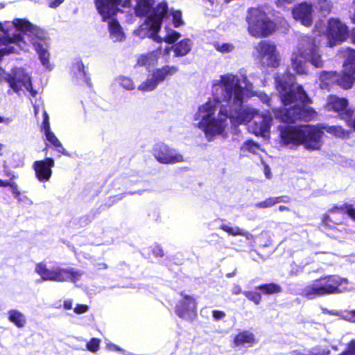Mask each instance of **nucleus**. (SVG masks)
<instances>
[{
    "mask_svg": "<svg viewBox=\"0 0 355 355\" xmlns=\"http://www.w3.org/2000/svg\"><path fill=\"white\" fill-rule=\"evenodd\" d=\"M223 86L215 89L216 103L207 101L199 107L194 115L198 127L206 138L211 141L216 136L223 135L228 120L234 125L252 120L248 125L249 131L257 136L267 137L272 121L270 112L260 114L251 107L243 105L242 92L235 77L229 76Z\"/></svg>",
    "mask_w": 355,
    "mask_h": 355,
    "instance_id": "f257e3e1",
    "label": "nucleus"
},
{
    "mask_svg": "<svg viewBox=\"0 0 355 355\" xmlns=\"http://www.w3.org/2000/svg\"><path fill=\"white\" fill-rule=\"evenodd\" d=\"M135 2V13L137 16H146L144 23L135 31L134 33L139 37H152L153 40L161 42L165 41L168 44L175 42L180 34L173 30L168 26L164 27L165 35L164 37L157 35L160 25L163 20L172 17L173 24L175 28L184 25L182 12L180 10H168L166 2L159 3L153 7L152 0H133Z\"/></svg>",
    "mask_w": 355,
    "mask_h": 355,
    "instance_id": "f03ea898",
    "label": "nucleus"
},
{
    "mask_svg": "<svg viewBox=\"0 0 355 355\" xmlns=\"http://www.w3.org/2000/svg\"><path fill=\"white\" fill-rule=\"evenodd\" d=\"M276 89L280 94L284 107L273 109L275 117L282 122L294 123L298 119L308 121L314 112L307 105L311 102L301 85L295 84V78L290 73L275 77Z\"/></svg>",
    "mask_w": 355,
    "mask_h": 355,
    "instance_id": "7ed1b4c3",
    "label": "nucleus"
},
{
    "mask_svg": "<svg viewBox=\"0 0 355 355\" xmlns=\"http://www.w3.org/2000/svg\"><path fill=\"white\" fill-rule=\"evenodd\" d=\"M280 137L284 145L291 147L302 145L309 150H319L322 145L323 131L339 138L348 137L349 132L338 125L279 126Z\"/></svg>",
    "mask_w": 355,
    "mask_h": 355,
    "instance_id": "20e7f679",
    "label": "nucleus"
},
{
    "mask_svg": "<svg viewBox=\"0 0 355 355\" xmlns=\"http://www.w3.org/2000/svg\"><path fill=\"white\" fill-rule=\"evenodd\" d=\"M291 62L292 68L300 74L307 72L308 62L315 67H322L324 60L319 48V41L313 36L302 37L293 51Z\"/></svg>",
    "mask_w": 355,
    "mask_h": 355,
    "instance_id": "39448f33",
    "label": "nucleus"
},
{
    "mask_svg": "<svg viewBox=\"0 0 355 355\" xmlns=\"http://www.w3.org/2000/svg\"><path fill=\"white\" fill-rule=\"evenodd\" d=\"M95 6L103 21H107L110 37L113 42H122L125 39V33L122 27L114 19L119 10V7L126 8L135 5L133 0H95Z\"/></svg>",
    "mask_w": 355,
    "mask_h": 355,
    "instance_id": "423d86ee",
    "label": "nucleus"
},
{
    "mask_svg": "<svg viewBox=\"0 0 355 355\" xmlns=\"http://www.w3.org/2000/svg\"><path fill=\"white\" fill-rule=\"evenodd\" d=\"M340 52L345 58L343 73L338 74L333 71L322 72L320 80L322 89L327 88L333 83H337L341 87L348 89L352 87L355 82V50L343 48Z\"/></svg>",
    "mask_w": 355,
    "mask_h": 355,
    "instance_id": "0eeeda50",
    "label": "nucleus"
},
{
    "mask_svg": "<svg viewBox=\"0 0 355 355\" xmlns=\"http://www.w3.org/2000/svg\"><path fill=\"white\" fill-rule=\"evenodd\" d=\"M347 283L345 278L338 275H327L305 286L300 294L311 300L319 296L340 293L348 290L346 287Z\"/></svg>",
    "mask_w": 355,
    "mask_h": 355,
    "instance_id": "6e6552de",
    "label": "nucleus"
},
{
    "mask_svg": "<svg viewBox=\"0 0 355 355\" xmlns=\"http://www.w3.org/2000/svg\"><path fill=\"white\" fill-rule=\"evenodd\" d=\"M35 272L40 276L42 281H50L56 282H63L71 281L76 283L79 281L83 275V272L75 268H61L54 266L49 269L44 263H37L35 268Z\"/></svg>",
    "mask_w": 355,
    "mask_h": 355,
    "instance_id": "1a4fd4ad",
    "label": "nucleus"
},
{
    "mask_svg": "<svg viewBox=\"0 0 355 355\" xmlns=\"http://www.w3.org/2000/svg\"><path fill=\"white\" fill-rule=\"evenodd\" d=\"M246 21L250 35L255 37H267L275 29L274 22L259 8H250L246 16Z\"/></svg>",
    "mask_w": 355,
    "mask_h": 355,
    "instance_id": "9d476101",
    "label": "nucleus"
},
{
    "mask_svg": "<svg viewBox=\"0 0 355 355\" xmlns=\"http://www.w3.org/2000/svg\"><path fill=\"white\" fill-rule=\"evenodd\" d=\"M229 76H234L238 79L239 86L240 87V89L242 92L243 103L244 102V92H246L250 96H257L263 103L267 105L269 107L271 106V98L263 92L254 91L253 83H252L248 80L245 74H241L240 76H239L237 74H234L232 73H227L220 75L218 79H215L212 81L211 94L214 98V100L212 101L216 103V96L215 94V89H217L216 87L219 86L223 88V85H225V79L229 77Z\"/></svg>",
    "mask_w": 355,
    "mask_h": 355,
    "instance_id": "9b49d317",
    "label": "nucleus"
},
{
    "mask_svg": "<svg viewBox=\"0 0 355 355\" xmlns=\"http://www.w3.org/2000/svg\"><path fill=\"white\" fill-rule=\"evenodd\" d=\"M253 55L263 66L277 67L279 64V55L276 45L268 40H261L254 48Z\"/></svg>",
    "mask_w": 355,
    "mask_h": 355,
    "instance_id": "f8f14e48",
    "label": "nucleus"
},
{
    "mask_svg": "<svg viewBox=\"0 0 355 355\" xmlns=\"http://www.w3.org/2000/svg\"><path fill=\"white\" fill-rule=\"evenodd\" d=\"M178 68L175 66H164L157 69L148 78L143 81L139 86L138 89L143 92H151L155 89L159 83L163 82L168 76L176 73Z\"/></svg>",
    "mask_w": 355,
    "mask_h": 355,
    "instance_id": "ddd939ff",
    "label": "nucleus"
},
{
    "mask_svg": "<svg viewBox=\"0 0 355 355\" xmlns=\"http://www.w3.org/2000/svg\"><path fill=\"white\" fill-rule=\"evenodd\" d=\"M153 155L158 162L164 164H175L186 161L184 156L179 150L164 143L155 145Z\"/></svg>",
    "mask_w": 355,
    "mask_h": 355,
    "instance_id": "4468645a",
    "label": "nucleus"
},
{
    "mask_svg": "<svg viewBox=\"0 0 355 355\" xmlns=\"http://www.w3.org/2000/svg\"><path fill=\"white\" fill-rule=\"evenodd\" d=\"M325 31L328 44L330 47L345 41L348 36L347 26L338 19H329Z\"/></svg>",
    "mask_w": 355,
    "mask_h": 355,
    "instance_id": "2eb2a0df",
    "label": "nucleus"
},
{
    "mask_svg": "<svg viewBox=\"0 0 355 355\" xmlns=\"http://www.w3.org/2000/svg\"><path fill=\"white\" fill-rule=\"evenodd\" d=\"M181 296L175 306V313L182 319L192 321L196 315V302L189 295L182 293Z\"/></svg>",
    "mask_w": 355,
    "mask_h": 355,
    "instance_id": "dca6fc26",
    "label": "nucleus"
},
{
    "mask_svg": "<svg viewBox=\"0 0 355 355\" xmlns=\"http://www.w3.org/2000/svg\"><path fill=\"white\" fill-rule=\"evenodd\" d=\"M348 101L344 98H339L336 96H329L326 105L327 110H333L338 112L340 117L345 120H353L354 117L352 116L353 111L347 108Z\"/></svg>",
    "mask_w": 355,
    "mask_h": 355,
    "instance_id": "f3484780",
    "label": "nucleus"
},
{
    "mask_svg": "<svg viewBox=\"0 0 355 355\" xmlns=\"http://www.w3.org/2000/svg\"><path fill=\"white\" fill-rule=\"evenodd\" d=\"M54 166V159L51 157H46L44 159L35 161L32 167L38 181L45 182L50 180L53 173L52 168Z\"/></svg>",
    "mask_w": 355,
    "mask_h": 355,
    "instance_id": "a211bd4d",
    "label": "nucleus"
},
{
    "mask_svg": "<svg viewBox=\"0 0 355 355\" xmlns=\"http://www.w3.org/2000/svg\"><path fill=\"white\" fill-rule=\"evenodd\" d=\"M312 6L307 3H302L293 8V18L305 26H310L313 22Z\"/></svg>",
    "mask_w": 355,
    "mask_h": 355,
    "instance_id": "6ab92c4d",
    "label": "nucleus"
},
{
    "mask_svg": "<svg viewBox=\"0 0 355 355\" xmlns=\"http://www.w3.org/2000/svg\"><path fill=\"white\" fill-rule=\"evenodd\" d=\"M192 42L190 39L186 38L175 44L172 47L166 46L164 53L168 54L171 49H173L175 56H184L188 54L192 47Z\"/></svg>",
    "mask_w": 355,
    "mask_h": 355,
    "instance_id": "aec40b11",
    "label": "nucleus"
},
{
    "mask_svg": "<svg viewBox=\"0 0 355 355\" xmlns=\"http://www.w3.org/2000/svg\"><path fill=\"white\" fill-rule=\"evenodd\" d=\"M162 53L161 48L146 54L141 55L137 59V64L145 66L147 69L157 64L159 55Z\"/></svg>",
    "mask_w": 355,
    "mask_h": 355,
    "instance_id": "412c9836",
    "label": "nucleus"
},
{
    "mask_svg": "<svg viewBox=\"0 0 355 355\" xmlns=\"http://www.w3.org/2000/svg\"><path fill=\"white\" fill-rule=\"evenodd\" d=\"M7 315L8 320L17 328H24L27 323L26 315L19 310L10 309L8 311Z\"/></svg>",
    "mask_w": 355,
    "mask_h": 355,
    "instance_id": "4be33fe9",
    "label": "nucleus"
},
{
    "mask_svg": "<svg viewBox=\"0 0 355 355\" xmlns=\"http://www.w3.org/2000/svg\"><path fill=\"white\" fill-rule=\"evenodd\" d=\"M256 342L254 334L250 331H241L234 338L236 346H243L245 344L252 345Z\"/></svg>",
    "mask_w": 355,
    "mask_h": 355,
    "instance_id": "5701e85b",
    "label": "nucleus"
},
{
    "mask_svg": "<svg viewBox=\"0 0 355 355\" xmlns=\"http://www.w3.org/2000/svg\"><path fill=\"white\" fill-rule=\"evenodd\" d=\"M220 229L227 232L229 235L232 236H245L248 240H250L253 238V235L250 233L241 229L239 227H230L227 224H222L220 226Z\"/></svg>",
    "mask_w": 355,
    "mask_h": 355,
    "instance_id": "b1692460",
    "label": "nucleus"
},
{
    "mask_svg": "<svg viewBox=\"0 0 355 355\" xmlns=\"http://www.w3.org/2000/svg\"><path fill=\"white\" fill-rule=\"evenodd\" d=\"M71 73L73 78L76 79L77 81L85 82L87 80L84 65L80 60H76L73 63L71 67Z\"/></svg>",
    "mask_w": 355,
    "mask_h": 355,
    "instance_id": "393cba45",
    "label": "nucleus"
},
{
    "mask_svg": "<svg viewBox=\"0 0 355 355\" xmlns=\"http://www.w3.org/2000/svg\"><path fill=\"white\" fill-rule=\"evenodd\" d=\"M289 198L287 196L270 197L263 201L255 204L257 208H268L279 202H288Z\"/></svg>",
    "mask_w": 355,
    "mask_h": 355,
    "instance_id": "a878e982",
    "label": "nucleus"
},
{
    "mask_svg": "<svg viewBox=\"0 0 355 355\" xmlns=\"http://www.w3.org/2000/svg\"><path fill=\"white\" fill-rule=\"evenodd\" d=\"M256 288L260 290L263 294L266 295L277 294L282 291V287L275 283L263 284L257 286Z\"/></svg>",
    "mask_w": 355,
    "mask_h": 355,
    "instance_id": "bb28decb",
    "label": "nucleus"
},
{
    "mask_svg": "<svg viewBox=\"0 0 355 355\" xmlns=\"http://www.w3.org/2000/svg\"><path fill=\"white\" fill-rule=\"evenodd\" d=\"M44 134L46 140L50 142L54 147L57 148L58 152L63 155H68L67 150L62 147V144L51 130Z\"/></svg>",
    "mask_w": 355,
    "mask_h": 355,
    "instance_id": "cd10ccee",
    "label": "nucleus"
},
{
    "mask_svg": "<svg viewBox=\"0 0 355 355\" xmlns=\"http://www.w3.org/2000/svg\"><path fill=\"white\" fill-rule=\"evenodd\" d=\"M0 187H9L11 193L16 199H19L20 191H19L17 183L10 180L0 179Z\"/></svg>",
    "mask_w": 355,
    "mask_h": 355,
    "instance_id": "c85d7f7f",
    "label": "nucleus"
},
{
    "mask_svg": "<svg viewBox=\"0 0 355 355\" xmlns=\"http://www.w3.org/2000/svg\"><path fill=\"white\" fill-rule=\"evenodd\" d=\"M114 80L116 83L126 90H133L135 88L133 80L129 77L119 76Z\"/></svg>",
    "mask_w": 355,
    "mask_h": 355,
    "instance_id": "c756f323",
    "label": "nucleus"
},
{
    "mask_svg": "<svg viewBox=\"0 0 355 355\" xmlns=\"http://www.w3.org/2000/svg\"><path fill=\"white\" fill-rule=\"evenodd\" d=\"M312 3L315 8L324 13H329L331 8V3L329 0H312Z\"/></svg>",
    "mask_w": 355,
    "mask_h": 355,
    "instance_id": "7c9ffc66",
    "label": "nucleus"
},
{
    "mask_svg": "<svg viewBox=\"0 0 355 355\" xmlns=\"http://www.w3.org/2000/svg\"><path fill=\"white\" fill-rule=\"evenodd\" d=\"M329 353V350L323 349L322 351H319L317 349H312L311 350H304L302 352L293 350L291 354V355H327Z\"/></svg>",
    "mask_w": 355,
    "mask_h": 355,
    "instance_id": "2f4dec72",
    "label": "nucleus"
},
{
    "mask_svg": "<svg viewBox=\"0 0 355 355\" xmlns=\"http://www.w3.org/2000/svg\"><path fill=\"white\" fill-rule=\"evenodd\" d=\"M241 149L243 151H248L250 153L256 154L258 153V151L260 150V146L252 141V140H248L243 144Z\"/></svg>",
    "mask_w": 355,
    "mask_h": 355,
    "instance_id": "473e14b6",
    "label": "nucleus"
},
{
    "mask_svg": "<svg viewBox=\"0 0 355 355\" xmlns=\"http://www.w3.org/2000/svg\"><path fill=\"white\" fill-rule=\"evenodd\" d=\"M214 48L219 52L223 53L232 52L234 49V46L231 43L215 42Z\"/></svg>",
    "mask_w": 355,
    "mask_h": 355,
    "instance_id": "72a5a7b5",
    "label": "nucleus"
},
{
    "mask_svg": "<svg viewBox=\"0 0 355 355\" xmlns=\"http://www.w3.org/2000/svg\"><path fill=\"white\" fill-rule=\"evenodd\" d=\"M332 314L337 315L342 318L343 319L352 322H355V310L353 311H341L340 313H332Z\"/></svg>",
    "mask_w": 355,
    "mask_h": 355,
    "instance_id": "f704fd0d",
    "label": "nucleus"
},
{
    "mask_svg": "<svg viewBox=\"0 0 355 355\" xmlns=\"http://www.w3.org/2000/svg\"><path fill=\"white\" fill-rule=\"evenodd\" d=\"M243 295L249 299L250 301L253 302L256 304H259L261 301V295L259 293L252 292V291H245L243 292Z\"/></svg>",
    "mask_w": 355,
    "mask_h": 355,
    "instance_id": "c9c22d12",
    "label": "nucleus"
},
{
    "mask_svg": "<svg viewBox=\"0 0 355 355\" xmlns=\"http://www.w3.org/2000/svg\"><path fill=\"white\" fill-rule=\"evenodd\" d=\"M335 210L342 211L343 213H346L350 218L355 220V207L352 205H346L344 208L338 209L335 207L331 210L332 212Z\"/></svg>",
    "mask_w": 355,
    "mask_h": 355,
    "instance_id": "e433bc0d",
    "label": "nucleus"
},
{
    "mask_svg": "<svg viewBox=\"0 0 355 355\" xmlns=\"http://www.w3.org/2000/svg\"><path fill=\"white\" fill-rule=\"evenodd\" d=\"M3 171L4 176L8 178V180L14 181V180L17 178V175L15 174V173L9 168L6 161H3Z\"/></svg>",
    "mask_w": 355,
    "mask_h": 355,
    "instance_id": "4c0bfd02",
    "label": "nucleus"
},
{
    "mask_svg": "<svg viewBox=\"0 0 355 355\" xmlns=\"http://www.w3.org/2000/svg\"><path fill=\"white\" fill-rule=\"evenodd\" d=\"M100 340L97 338H92L87 343V349L92 352H96L99 349L100 345Z\"/></svg>",
    "mask_w": 355,
    "mask_h": 355,
    "instance_id": "58836bf2",
    "label": "nucleus"
},
{
    "mask_svg": "<svg viewBox=\"0 0 355 355\" xmlns=\"http://www.w3.org/2000/svg\"><path fill=\"white\" fill-rule=\"evenodd\" d=\"M42 128L44 131V133L51 131L49 118L46 111H44L43 113V122Z\"/></svg>",
    "mask_w": 355,
    "mask_h": 355,
    "instance_id": "ea45409f",
    "label": "nucleus"
},
{
    "mask_svg": "<svg viewBox=\"0 0 355 355\" xmlns=\"http://www.w3.org/2000/svg\"><path fill=\"white\" fill-rule=\"evenodd\" d=\"M88 306L85 304H77L74 308V312L77 314L84 313L88 311Z\"/></svg>",
    "mask_w": 355,
    "mask_h": 355,
    "instance_id": "a19ab883",
    "label": "nucleus"
},
{
    "mask_svg": "<svg viewBox=\"0 0 355 355\" xmlns=\"http://www.w3.org/2000/svg\"><path fill=\"white\" fill-rule=\"evenodd\" d=\"M212 315L214 318V319L220 320V319H223V318H225V312L221 311L214 310L212 312Z\"/></svg>",
    "mask_w": 355,
    "mask_h": 355,
    "instance_id": "79ce46f5",
    "label": "nucleus"
},
{
    "mask_svg": "<svg viewBox=\"0 0 355 355\" xmlns=\"http://www.w3.org/2000/svg\"><path fill=\"white\" fill-rule=\"evenodd\" d=\"M153 253L156 257H162L164 255L163 250L159 245L154 246L153 249Z\"/></svg>",
    "mask_w": 355,
    "mask_h": 355,
    "instance_id": "37998d69",
    "label": "nucleus"
},
{
    "mask_svg": "<svg viewBox=\"0 0 355 355\" xmlns=\"http://www.w3.org/2000/svg\"><path fill=\"white\" fill-rule=\"evenodd\" d=\"M350 18L351 19L355 22V0L352 1V5L350 6Z\"/></svg>",
    "mask_w": 355,
    "mask_h": 355,
    "instance_id": "c03bdc74",
    "label": "nucleus"
},
{
    "mask_svg": "<svg viewBox=\"0 0 355 355\" xmlns=\"http://www.w3.org/2000/svg\"><path fill=\"white\" fill-rule=\"evenodd\" d=\"M64 0H49V5L51 8H56L60 6Z\"/></svg>",
    "mask_w": 355,
    "mask_h": 355,
    "instance_id": "a18cd8bd",
    "label": "nucleus"
},
{
    "mask_svg": "<svg viewBox=\"0 0 355 355\" xmlns=\"http://www.w3.org/2000/svg\"><path fill=\"white\" fill-rule=\"evenodd\" d=\"M12 122V119L10 117H6L0 116V123L9 125Z\"/></svg>",
    "mask_w": 355,
    "mask_h": 355,
    "instance_id": "49530a36",
    "label": "nucleus"
},
{
    "mask_svg": "<svg viewBox=\"0 0 355 355\" xmlns=\"http://www.w3.org/2000/svg\"><path fill=\"white\" fill-rule=\"evenodd\" d=\"M232 292L234 295H239L241 293V288L239 285H234L232 287Z\"/></svg>",
    "mask_w": 355,
    "mask_h": 355,
    "instance_id": "de8ad7c7",
    "label": "nucleus"
},
{
    "mask_svg": "<svg viewBox=\"0 0 355 355\" xmlns=\"http://www.w3.org/2000/svg\"><path fill=\"white\" fill-rule=\"evenodd\" d=\"M64 308L67 310H69L72 308V301L71 300H66L64 302Z\"/></svg>",
    "mask_w": 355,
    "mask_h": 355,
    "instance_id": "09e8293b",
    "label": "nucleus"
},
{
    "mask_svg": "<svg viewBox=\"0 0 355 355\" xmlns=\"http://www.w3.org/2000/svg\"><path fill=\"white\" fill-rule=\"evenodd\" d=\"M347 125L348 126L352 128L355 131V116L353 120H347Z\"/></svg>",
    "mask_w": 355,
    "mask_h": 355,
    "instance_id": "8fccbe9b",
    "label": "nucleus"
},
{
    "mask_svg": "<svg viewBox=\"0 0 355 355\" xmlns=\"http://www.w3.org/2000/svg\"><path fill=\"white\" fill-rule=\"evenodd\" d=\"M265 175L266 178L268 179L271 178V173L270 171L268 166L265 167Z\"/></svg>",
    "mask_w": 355,
    "mask_h": 355,
    "instance_id": "3c124183",
    "label": "nucleus"
},
{
    "mask_svg": "<svg viewBox=\"0 0 355 355\" xmlns=\"http://www.w3.org/2000/svg\"><path fill=\"white\" fill-rule=\"evenodd\" d=\"M110 349H113V350H116V351H121V348L118 346H116V345H114V344H111L110 345Z\"/></svg>",
    "mask_w": 355,
    "mask_h": 355,
    "instance_id": "603ef678",
    "label": "nucleus"
},
{
    "mask_svg": "<svg viewBox=\"0 0 355 355\" xmlns=\"http://www.w3.org/2000/svg\"><path fill=\"white\" fill-rule=\"evenodd\" d=\"M329 220H330L329 216H324L323 218L322 223L325 225H329V223H328Z\"/></svg>",
    "mask_w": 355,
    "mask_h": 355,
    "instance_id": "864d4df0",
    "label": "nucleus"
},
{
    "mask_svg": "<svg viewBox=\"0 0 355 355\" xmlns=\"http://www.w3.org/2000/svg\"><path fill=\"white\" fill-rule=\"evenodd\" d=\"M279 211H288V208L286 206L280 205L278 207Z\"/></svg>",
    "mask_w": 355,
    "mask_h": 355,
    "instance_id": "5fc2aeb1",
    "label": "nucleus"
},
{
    "mask_svg": "<svg viewBox=\"0 0 355 355\" xmlns=\"http://www.w3.org/2000/svg\"><path fill=\"white\" fill-rule=\"evenodd\" d=\"M5 146L2 144H0V156L3 155V150L4 149Z\"/></svg>",
    "mask_w": 355,
    "mask_h": 355,
    "instance_id": "6e6d98bb",
    "label": "nucleus"
},
{
    "mask_svg": "<svg viewBox=\"0 0 355 355\" xmlns=\"http://www.w3.org/2000/svg\"><path fill=\"white\" fill-rule=\"evenodd\" d=\"M320 25L317 24L315 26V31H318L319 34H320L322 32H323V30H321L319 27Z\"/></svg>",
    "mask_w": 355,
    "mask_h": 355,
    "instance_id": "4d7b16f0",
    "label": "nucleus"
},
{
    "mask_svg": "<svg viewBox=\"0 0 355 355\" xmlns=\"http://www.w3.org/2000/svg\"><path fill=\"white\" fill-rule=\"evenodd\" d=\"M99 268H106V265L105 263H101Z\"/></svg>",
    "mask_w": 355,
    "mask_h": 355,
    "instance_id": "13d9d810",
    "label": "nucleus"
},
{
    "mask_svg": "<svg viewBox=\"0 0 355 355\" xmlns=\"http://www.w3.org/2000/svg\"><path fill=\"white\" fill-rule=\"evenodd\" d=\"M130 193V194H132H132H135V193H139V194H141V192H140V191H138V192H130V193Z\"/></svg>",
    "mask_w": 355,
    "mask_h": 355,
    "instance_id": "bf43d9fd",
    "label": "nucleus"
},
{
    "mask_svg": "<svg viewBox=\"0 0 355 355\" xmlns=\"http://www.w3.org/2000/svg\"><path fill=\"white\" fill-rule=\"evenodd\" d=\"M353 42L355 43V31L353 33Z\"/></svg>",
    "mask_w": 355,
    "mask_h": 355,
    "instance_id": "052dcab7",
    "label": "nucleus"
},
{
    "mask_svg": "<svg viewBox=\"0 0 355 355\" xmlns=\"http://www.w3.org/2000/svg\"><path fill=\"white\" fill-rule=\"evenodd\" d=\"M262 85H263V86H265V85H266L263 81V83H262Z\"/></svg>",
    "mask_w": 355,
    "mask_h": 355,
    "instance_id": "680f3d73",
    "label": "nucleus"
},
{
    "mask_svg": "<svg viewBox=\"0 0 355 355\" xmlns=\"http://www.w3.org/2000/svg\"><path fill=\"white\" fill-rule=\"evenodd\" d=\"M34 110H35V112H37V110H36V107H34Z\"/></svg>",
    "mask_w": 355,
    "mask_h": 355,
    "instance_id": "e2e57ef3",
    "label": "nucleus"
}]
</instances>
